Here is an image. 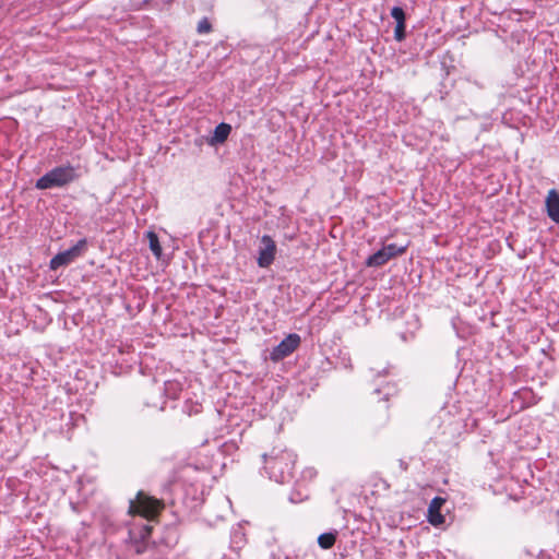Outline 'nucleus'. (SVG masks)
Listing matches in <instances>:
<instances>
[{
    "mask_svg": "<svg viewBox=\"0 0 559 559\" xmlns=\"http://www.w3.org/2000/svg\"><path fill=\"white\" fill-rule=\"evenodd\" d=\"M264 469L269 478L285 484L292 480L296 463V454L290 450L273 449L267 455L264 454Z\"/></svg>",
    "mask_w": 559,
    "mask_h": 559,
    "instance_id": "nucleus-1",
    "label": "nucleus"
},
{
    "mask_svg": "<svg viewBox=\"0 0 559 559\" xmlns=\"http://www.w3.org/2000/svg\"><path fill=\"white\" fill-rule=\"evenodd\" d=\"M80 178L75 167L70 164L58 166L41 176L35 183L39 190L61 188Z\"/></svg>",
    "mask_w": 559,
    "mask_h": 559,
    "instance_id": "nucleus-2",
    "label": "nucleus"
},
{
    "mask_svg": "<svg viewBox=\"0 0 559 559\" xmlns=\"http://www.w3.org/2000/svg\"><path fill=\"white\" fill-rule=\"evenodd\" d=\"M164 508L162 501L139 491L134 500H130L129 514L140 515L144 519L155 518Z\"/></svg>",
    "mask_w": 559,
    "mask_h": 559,
    "instance_id": "nucleus-3",
    "label": "nucleus"
},
{
    "mask_svg": "<svg viewBox=\"0 0 559 559\" xmlns=\"http://www.w3.org/2000/svg\"><path fill=\"white\" fill-rule=\"evenodd\" d=\"M87 248V240L85 238L80 239L71 248L57 253L49 262L50 270H58L61 266H67L78 258L82 257Z\"/></svg>",
    "mask_w": 559,
    "mask_h": 559,
    "instance_id": "nucleus-4",
    "label": "nucleus"
},
{
    "mask_svg": "<svg viewBox=\"0 0 559 559\" xmlns=\"http://www.w3.org/2000/svg\"><path fill=\"white\" fill-rule=\"evenodd\" d=\"M300 344V336L296 333L287 335L278 345L270 353L272 361H280L289 356Z\"/></svg>",
    "mask_w": 559,
    "mask_h": 559,
    "instance_id": "nucleus-5",
    "label": "nucleus"
},
{
    "mask_svg": "<svg viewBox=\"0 0 559 559\" xmlns=\"http://www.w3.org/2000/svg\"><path fill=\"white\" fill-rule=\"evenodd\" d=\"M261 245L257 263L260 267H269L275 259L276 243L269 235H264Z\"/></svg>",
    "mask_w": 559,
    "mask_h": 559,
    "instance_id": "nucleus-6",
    "label": "nucleus"
},
{
    "mask_svg": "<svg viewBox=\"0 0 559 559\" xmlns=\"http://www.w3.org/2000/svg\"><path fill=\"white\" fill-rule=\"evenodd\" d=\"M152 533V526L148 524L134 525L129 530V538L135 545L136 554H142L146 548V540Z\"/></svg>",
    "mask_w": 559,
    "mask_h": 559,
    "instance_id": "nucleus-7",
    "label": "nucleus"
},
{
    "mask_svg": "<svg viewBox=\"0 0 559 559\" xmlns=\"http://www.w3.org/2000/svg\"><path fill=\"white\" fill-rule=\"evenodd\" d=\"M545 205L548 217L559 224V193L556 189L548 191Z\"/></svg>",
    "mask_w": 559,
    "mask_h": 559,
    "instance_id": "nucleus-8",
    "label": "nucleus"
},
{
    "mask_svg": "<svg viewBox=\"0 0 559 559\" xmlns=\"http://www.w3.org/2000/svg\"><path fill=\"white\" fill-rule=\"evenodd\" d=\"M444 503V499L436 497L431 500L428 508V521L432 525H440L444 523V516L440 513V508Z\"/></svg>",
    "mask_w": 559,
    "mask_h": 559,
    "instance_id": "nucleus-9",
    "label": "nucleus"
},
{
    "mask_svg": "<svg viewBox=\"0 0 559 559\" xmlns=\"http://www.w3.org/2000/svg\"><path fill=\"white\" fill-rule=\"evenodd\" d=\"M389 260L390 258L388 257L383 248H381L380 250L368 257V259L366 260V265L371 267H378L385 264Z\"/></svg>",
    "mask_w": 559,
    "mask_h": 559,
    "instance_id": "nucleus-10",
    "label": "nucleus"
},
{
    "mask_svg": "<svg viewBox=\"0 0 559 559\" xmlns=\"http://www.w3.org/2000/svg\"><path fill=\"white\" fill-rule=\"evenodd\" d=\"M182 390V385L177 380H168L164 383V394L169 399H177Z\"/></svg>",
    "mask_w": 559,
    "mask_h": 559,
    "instance_id": "nucleus-11",
    "label": "nucleus"
},
{
    "mask_svg": "<svg viewBox=\"0 0 559 559\" xmlns=\"http://www.w3.org/2000/svg\"><path fill=\"white\" fill-rule=\"evenodd\" d=\"M231 131V127L227 123H219L218 126H216L215 130H214V135H213V140L214 142L216 143H223L226 141V139L228 138L229 133Z\"/></svg>",
    "mask_w": 559,
    "mask_h": 559,
    "instance_id": "nucleus-12",
    "label": "nucleus"
},
{
    "mask_svg": "<svg viewBox=\"0 0 559 559\" xmlns=\"http://www.w3.org/2000/svg\"><path fill=\"white\" fill-rule=\"evenodd\" d=\"M336 535H337L336 532H326V533L319 535L318 545L322 549H331L336 542Z\"/></svg>",
    "mask_w": 559,
    "mask_h": 559,
    "instance_id": "nucleus-13",
    "label": "nucleus"
},
{
    "mask_svg": "<svg viewBox=\"0 0 559 559\" xmlns=\"http://www.w3.org/2000/svg\"><path fill=\"white\" fill-rule=\"evenodd\" d=\"M146 237L148 239L151 251L153 252L155 258L159 260L162 258L163 250L159 243L158 236L154 231H148Z\"/></svg>",
    "mask_w": 559,
    "mask_h": 559,
    "instance_id": "nucleus-14",
    "label": "nucleus"
},
{
    "mask_svg": "<svg viewBox=\"0 0 559 559\" xmlns=\"http://www.w3.org/2000/svg\"><path fill=\"white\" fill-rule=\"evenodd\" d=\"M383 250L385 251V253L388 254V257L391 260V259H393V258H395L397 255L403 254L406 251V247L405 246H397L395 243H389V245L383 247Z\"/></svg>",
    "mask_w": 559,
    "mask_h": 559,
    "instance_id": "nucleus-15",
    "label": "nucleus"
},
{
    "mask_svg": "<svg viewBox=\"0 0 559 559\" xmlns=\"http://www.w3.org/2000/svg\"><path fill=\"white\" fill-rule=\"evenodd\" d=\"M406 37V24L405 22H400L396 24L394 29V39L396 41H403Z\"/></svg>",
    "mask_w": 559,
    "mask_h": 559,
    "instance_id": "nucleus-16",
    "label": "nucleus"
},
{
    "mask_svg": "<svg viewBox=\"0 0 559 559\" xmlns=\"http://www.w3.org/2000/svg\"><path fill=\"white\" fill-rule=\"evenodd\" d=\"M391 16L396 21V24L406 21L405 12L401 7H393L391 10Z\"/></svg>",
    "mask_w": 559,
    "mask_h": 559,
    "instance_id": "nucleus-17",
    "label": "nucleus"
},
{
    "mask_svg": "<svg viewBox=\"0 0 559 559\" xmlns=\"http://www.w3.org/2000/svg\"><path fill=\"white\" fill-rule=\"evenodd\" d=\"M317 469L314 467H306L301 472V479L305 481H311L317 477Z\"/></svg>",
    "mask_w": 559,
    "mask_h": 559,
    "instance_id": "nucleus-18",
    "label": "nucleus"
},
{
    "mask_svg": "<svg viewBox=\"0 0 559 559\" xmlns=\"http://www.w3.org/2000/svg\"><path fill=\"white\" fill-rule=\"evenodd\" d=\"M210 31H211V24L206 19H203L202 21L199 22L198 32L200 34L207 33Z\"/></svg>",
    "mask_w": 559,
    "mask_h": 559,
    "instance_id": "nucleus-19",
    "label": "nucleus"
},
{
    "mask_svg": "<svg viewBox=\"0 0 559 559\" xmlns=\"http://www.w3.org/2000/svg\"><path fill=\"white\" fill-rule=\"evenodd\" d=\"M373 393H374V394H379V393H380V390H379V389H376V390L373 391Z\"/></svg>",
    "mask_w": 559,
    "mask_h": 559,
    "instance_id": "nucleus-20",
    "label": "nucleus"
}]
</instances>
